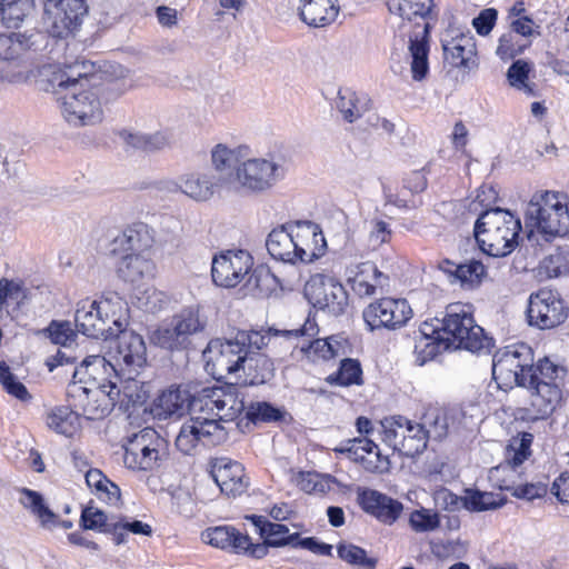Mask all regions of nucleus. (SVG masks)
<instances>
[{"mask_svg": "<svg viewBox=\"0 0 569 569\" xmlns=\"http://www.w3.org/2000/svg\"><path fill=\"white\" fill-rule=\"evenodd\" d=\"M248 147L230 149L219 143L211 150V164L218 170H227L228 190L260 196L284 179L289 158L282 150L269 151L261 157H248Z\"/></svg>", "mask_w": 569, "mask_h": 569, "instance_id": "f03ea898", "label": "nucleus"}, {"mask_svg": "<svg viewBox=\"0 0 569 569\" xmlns=\"http://www.w3.org/2000/svg\"><path fill=\"white\" fill-rule=\"evenodd\" d=\"M117 339V361H122L127 367L141 368L147 362V348L143 338L127 327L121 331H114Z\"/></svg>", "mask_w": 569, "mask_h": 569, "instance_id": "a878e982", "label": "nucleus"}, {"mask_svg": "<svg viewBox=\"0 0 569 569\" xmlns=\"http://www.w3.org/2000/svg\"><path fill=\"white\" fill-rule=\"evenodd\" d=\"M507 490H511V495L519 499L533 500L536 498L543 497L547 491V485L542 482L526 483L517 487H505Z\"/></svg>", "mask_w": 569, "mask_h": 569, "instance_id": "e2e57ef3", "label": "nucleus"}, {"mask_svg": "<svg viewBox=\"0 0 569 569\" xmlns=\"http://www.w3.org/2000/svg\"><path fill=\"white\" fill-rule=\"evenodd\" d=\"M445 59L455 68L472 69L476 62V40L470 32L459 33L442 43Z\"/></svg>", "mask_w": 569, "mask_h": 569, "instance_id": "c85d7f7f", "label": "nucleus"}, {"mask_svg": "<svg viewBox=\"0 0 569 569\" xmlns=\"http://www.w3.org/2000/svg\"><path fill=\"white\" fill-rule=\"evenodd\" d=\"M289 546L293 548H302L310 550L316 555L321 556H331L332 546L318 541L315 537L300 538V533H298V539L293 541V543H289Z\"/></svg>", "mask_w": 569, "mask_h": 569, "instance_id": "338daca9", "label": "nucleus"}, {"mask_svg": "<svg viewBox=\"0 0 569 569\" xmlns=\"http://www.w3.org/2000/svg\"><path fill=\"white\" fill-rule=\"evenodd\" d=\"M498 12L493 8L483 9L472 20V26L480 36H487L490 33L497 21Z\"/></svg>", "mask_w": 569, "mask_h": 569, "instance_id": "69168bd1", "label": "nucleus"}, {"mask_svg": "<svg viewBox=\"0 0 569 569\" xmlns=\"http://www.w3.org/2000/svg\"><path fill=\"white\" fill-rule=\"evenodd\" d=\"M193 395L183 386H170L154 400L153 412L160 419L181 417L189 410Z\"/></svg>", "mask_w": 569, "mask_h": 569, "instance_id": "c756f323", "label": "nucleus"}, {"mask_svg": "<svg viewBox=\"0 0 569 569\" xmlns=\"http://www.w3.org/2000/svg\"><path fill=\"white\" fill-rule=\"evenodd\" d=\"M298 539V532L291 533L288 537H282L281 539L269 538L264 539L262 543H252L249 538V546L246 549H242L241 553L249 555L252 558L261 559L268 553L269 547L279 548L289 546V543H293V541Z\"/></svg>", "mask_w": 569, "mask_h": 569, "instance_id": "6e6d98bb", "label": "nucleus"}, {"mask_svg": "<svg viewBox=\"0 0 569 569\" xmlns=\"http://www.w3.org/2000/svg\"><path fill=\"white\" fill-rule=\"evenodd\" d=\"M203 540L217 548L241 553L249 546V536L231 526L209 528L202 533Z\"/></svg>", "mask_w": 569, "mask_h": 569, "instance_id": "473e14b6", "label": "nucleus"}, {"mask_svg": "<svg viewBox=\"0 0 569 569\" xmlns=\"http://www.w3.org/2000/svg\"><path fill=\"white\" fill-rule=\"evenodd\" d=\"M82 527L87 530H99L104 532V529L112 522L109 521L108 516L100 509L87 507L81 513Z\"/></svg>", "mask_w": 569, "mask_h": 569, "instance_id": "bf43d9fd", "label": "nucleus"}, {"mask_svg": "<svg viewBox=\"0 0 569 569\" xmlns=\"http://www.w3.org/2000/svg\"><path fill=\"white\" fill-rule=\"evenodd\" d=\"M520 219L511 211L496 207L485 210L476 220L475 238L490 257H506L519 244Z\"/></svg>", "mask_w": 569, "mask_h": 569, "instance_id": "39448f33", "label": "nucleus"}, {"mask_svg": "<svg viewBox=\"0 0 569 569\" xmlns=\"http://www.w3.org/2000/svg\"><path fill=\"white\" fill-rule=\"evenodd\" d=\"M93 64L87 61H76L73 64L68 66L67 70L60 76L57 84L58 89H69L73 83H82L86 88L97 87L100 76L93 73L91 70Z\"/></svg>", "mask_w": 569, "mask_h": 569, "instance_id": "ea45409f", "label": "nucleus"}, {"mask_svg": "<svg viewBox=\"0 0 569 569\" xmlns=\"http://www.w3.org/2000/svg\"><path fill=\"white\" fill-rule=\"evenodd\" d=\"M411 308L405 299L382 298L363 310V320L371 331L380 328L396 329L411 318Z\"/></svg>", "mask_w": 569, "mask_h": 569, "instance_id": "aec40b11", "label": "nucleus"}, {"mask_svg": "<svg viewBox=\"0 0 569 569\" xmlns=\"http://www.w3.org/2000/svg\"><path fill=\"white\" fill-rule=\"evenodd\" d=\"M337 0H300L299 17L313 28H322L331 24L338 13Z\"/></svg>", "mask_w": 569, "mask_h": 569, "instance_id": "7c9ffc66", "label": "nucleus"}, {"mask_svg": "<svg viewBox=\"0 0 569 569\" xmlns=\"http://www.w3.org/2000/svg\"><path fill=\"white\" fill-rule=\"evenodd\" d=\"M211 477L227 496H238L246 491L248 479L243 466L229 458H218L211 465Z\"/></svg>", "mask_w": 569, "mask_h": 569, "instance_id": "5701e85b", "label": "nucleus"}, {"mask_svg": "<svg viewBox=\"0 0 569 569\" xmlns=\"http://www.w3.org/2000/svg\"><path fill=\"white\" fill-rule=\"evenodd\" d=\"M34 10V0H0V22L8 29H18Z\"/></svg>", "mask_w": 569, "mask_h": 569, "instance_id": "4c0bfd02", "label": "nucleus"}, {"mask_svg": "<svg viewBox=\"0 0 569 569\" xmlns=\"http://www.w3.org/2000/svg\"><path fill=\"white\" fill-rule=\"evenodd\" d=\"M20 503L38 518L43 528L51 529L60 522L59 517L46 505L41 493L28 488L20 489Z\"/></svg>", "mask_w": 569, "mask_h": 569, "instance_id": "e433bc0d", "label": "nucleus"}, {"mask_svg": "<svg viewBox=\"0 0 569 569\" xmlns=\"http://www.w3.org/2000/svg\"><path fill=\"white\" fill-rule=\"evenodd\" d=\"M92 396H100V391L98 387L89 389L83 396H81V400H72L70 407L74 409V411H81V415L88 420H98L101 419V413L103 409L97 410V408H92L89 406V401Z\"/></svg>", "mask_w": 569, "mask_h": 569, "instance_id": "680f3d73", "label": "nucleus"}, {"mask_svg": "<svg viewBox=\"0 0 569 569\" xmlns=\"http://www.w3.org/2000/svg\"><path fill=\"white\" fill-rule=\"evenodd\" d=\"M269 254L279 261L312 262L323 254L326 240L317 223L292 221L274 228L267 238Z\"/></svg>", "mask_w": 569, "mask_h": 569, "instance_id": "7ed1b4c3", "label": "nucleus"}, {"mask_svg": "<svg viewBox=\"0 0 569 569\" xmlns=\"http://www.w3.org/2000/svg\"><path fill=\"white\" fill-rule=\"evenodd\" d=\"M60 97L64 119L73 126H92L102 120L101 103L97 87L86 88L73 83Z\"/></svg>", "mask_w": 569, "mask_h": 569, "instance_id": "ddd939ff", "label": "nucleus"}, {"mask_svg": "<svg viewBox=\"0 0 569 569\" xmlns=\"http://www.w3.org/2000/svg\"><path fill=\"white\" fill-rule=\"evenodd\" d=\"M568 315L565 301L550 290H539L529 297L527 319L531 327L552 329L563 323Z\"/></svg>", "mask_w": 569, "mask_h": 569, "instance_id": "f3484780", "label": "nucleus"}, {"mask_svg": "<svg viewBox=\"0 0 569 569\" xmlns=\"http://www.w3.org/2000/svg\"><path fill=\"white\" fill-rule=\"evenodd\" d=\"M269 340V336L254 330H238L231 339H213L203 350L206 366H211L220 376L236 373L243 366L246 355L252 349L261 350Z\"/></svg>", "mask_w": 569, "mask_h": 569, "instance_id": "9d476101", "label": "nucleus"}, {"mask_svg": "<svg viewBox=\"0 0 569 569\" xmlns=\"http://www.w3.org/2000/svg\"><path fill=\"white\" fill-rule=\"evenodd\" d=\"M204 327L206 320L200 317L199 309L189 307L176 315L169 326L157 329L152 340L163 349H186L190 343V337L201 332Z\"/></svg>", "mask_w": 569, "mask_h": 569, "instance_id": "4468645a", "label": "nucleus"}, {"mask_svg": "<svg viewBox=\"0 0 569 569\" xmlns=\"http://www.w3.org/2000/svg\"><path fill=\"white\" fill-rule=\"evenodd\" d=\"M337 552L340 559L351 566L363 569H375L377 566V560L369 558L366 550L356 545L341 542L337 547Z\"/></svg>", "mask_w": 569, "mask_h": 569, "instance_id": "a18cd8bd", "label": "nucleus"}, {"mask_svg": "<svg viewBox=\"0 0 569 569\" xmlns=\"http://www.w3.org/2000/svg\"><path fill=\"white\" fill-rule=\"evenodd\" d=\"M390 0L389 10L399 14L403 20L415 21L413 30L409 34V52L411 57L412 78L421 81L429 71V33L432 0Z\"/></svg>", "mask_w": 569, "mask_h": 569, "instance_id": "0eeeda50", "label": "nucleus"}, {"mask_svg": "<svg viewBox=\"0 0 569 569\" xmlns=\"http://www.w3.org/2000/svg\"><path fill=\"white\" fill-rule=\"evenodd\" d=\"M99 369H103L106 373L116 371L113 365L107 361L102 356H89L82 360L80 367L73 368L72 380L67 387V396L70 405L72 400H80L79 398L91 389V387L86 386L87 382L83 379L84 375L96 379L94 373Z\"/></svg>", "mask_w": 569, "mask_h": 569, "instance_id": "cd10ccee", "label": "nucleus"}, {"mask_svg": "<svg viewBox=\"0 0 569 569\" xmlns=\"http://www.w3.org/2000/svg\"><path fill=\"white\" fill-rule=\"evenodd\" d=\"M127 302L117 292H104L98 300L78 303L74 322L78 332L93 339H113L114 331L128 326Z\"/></svg>", "mask_w": 569, "mask_h": 569, "instance_id": "20e7f679", "label": "nucleus"}, {"mask_svg": "<svg viewBox=\"0 0 569 569\" xmlns=\"http://www.w3.org/2000/svg\"><path fill=\"white\" fill-rule=\"evenodd\" d=\"M43 10L48 33L64 38L81 26L88 7L84 0H46Z\"/></svg>", "mask_w": 569, "mask_h": 569, "instance_id": "dca6fc26", "label": "nucleus"}, {"mask_svg": "<svg viewBox=\"0 0 569 569\" xmlns=\"http://www.w3.org/2000/svg\"><path fill=\"white\" fill-rule=\"evenodd\" d=\"M533 441V435L530 432H520L512 437L506 448L505 462L495 468L498 472L501 469H516L521 466L531 455L530 447Z\"/></svg>", "mask_w": 569, "mask_h": 569, "instance_id": "58836bf2", "label": "nucleus"}, {"mask_svg": "<svg viewBox=\"0 0 569 569\" xmlns=\"http://www.w3.org/2000/svg\"><path fill=\"white\" fill-rule=\"evenodd\" d=\"M46 42L47 36L41 31L0 33V62L18 59L22 51H39Z\"/></svg>", "mask_w": 569, "mask_h": 569, "instance_id": "bb28decb", "label": "nucleus"}, {"mask_svg": "<svg viewBox=\"0 0 569 569\" xmlns=\"http://www.w3.org/2000/svg\"><path fill=\"white\" fill-rule=\"evenodd\" d=\"M253 258L246 250H227L216 254L211 263V277L214 284L223 288H234L247 279L246 286L257 291V295H267L270 282L276 277L264 269H252Z\"/></svg>", "mask_w": 569, "mask_h": 569, "instance_id": "423d86ee", "label": "nucleus"}, {"mask_svg": "<svg viewBox=\"0 0 569 569\" xmlns=\"http://www.w3.org/2000/svg\"><path fill=\"white\" fill-rule=\"evenodd\" d=\"M567 370L549 358L530 366L522 387L530 390V405L536 418L549 416L561 399V385Z\"/></svg>", "mask_w": 569, "mask_h": 569, "instance_id": "9b49d317", "label": "nucleus"}, {"mask_svg": "<svg viewBox=\"0 0 569 569\" xmlns=\"http://www.w3.org/2000/svg\"><path fill=\"white\" fill-rule=\"evenodd\" d=\"M28 79L29 68L21 56L14 60L0 62V81L8 83H22Z\"/></svg>", "mask_w": 569, "mask_h": 569, "instance_id": "3c124183", "label": "nucleus"}, {"mask_svg": "<svg viewBox=\"0 0 569 569\" xmlns=\"http://www.w3.org/2000/svg\"><path fill=\"white\" fill-rule=\"evenodd\" d=\"M428 439V431L421 423H412L406 430H387L383 435V441L406 457L422 453L427 448Z\"/></svg>", "mask_w": 569, "mask_h": 569, "instance_id": "b1692460", "label": "nucleus"}, {"mask_svg": "<svg viewBox=\"0 0 569 569\" xmlns=\"http://www.w3.org/2000/svg\"><path fill=\"white\" fill-rule=\"evenodd\" d=\"M421 425L426 427L429 438L442 440L448 433V417L446 412L440 409L428 411Z\"/></svg>", "mask_w": 569, "mask_h": 569, "instance_id": "864d4df0", "label": "nucleus"}, {"mask_svg": "<svg viewBox=\"0 0 569 569\" xmlns=\"http://www.w3.org/2000/svg\"><path fill=\"white\" fill-rule=\"evenodd\" d=\"M528 46H529V43H526V44L517 43L516 36L513 34V32H508L500 37L496 53L498 57H500V59L509 60V59L515 58L518 54H521L522 51Z\"/></svg>", "mask_w": 569, "mask_h": 569, "instance_id": "052dcab7", "label": "nucleus"}, {"mask_svg": "<svg viewBox=\"0 0 569 569\" xmlns=\"http://www.w3.org/2000/svg\"><path fill=\"white\" fill-rule=\"evenodd\" d=\"M0 383L9 395L19 400L26 401L31 398L26 386L18 380L4 361L0 362Z\"/></svg>", "mask_w": 569, "mask_h": 569, "instance_id": "5fc2aeb1", "label": "nucleus"}, {"mask_svg": "<svg viewBox=\"0 0 569 569\" xmlns=\"http://www.w3.org/2000/svg\"><path fill=\"white\" fill-rule=\"evenodd\" d=\"M438 268L448 276L449 282H459L462 287L467 286L470 288L478 286L486 274L485 266L478 260L457 263L449 259H443L439 262Z\"/></svg>", "mask_w": 569, "mask_h": 569, "instance_id": "2f4dec72", "label": "nucleus"}, {"mask_svg": "<svg viewBox=\"0 0 569 569\" xmlns=\"http://www.w3.org/2000/svg\"><path fill=\"white\" fill-rule=\"evenodd\" d=\"M227 170L212 169L196 171L180 177L181 192L188 198L204 202L210 200L220 189H228Z\"/></svg>", "mask_w": 569, "mask_h": 569, "instance_id": "412c9836", "label": "nucleus"}, {"mask_svg": "<svg viewBox=\"0 0 569 569\" xmlns=\"http://www.w3.org/2000/svg\"><path fill=\"white\" fill-rule=\"evenodd\" d=\"M336 107L342 118L350 123L359 119L365 111L356 92L348 89L339 91Z\"/></svg>", "mask_w": 569, "mask_h": 569, "instance_id": "de8ad7c7", "label": "nucleus"}, {"mask_svg": "<svg viewBox=\"0 0 569 569\" xmlns=\"http://www.w3.org/2000/svg\"><path fill=\"white\" fill-rule=\"evenodd\" d=\"M303 295L313 308L335 317L343 315L349 306L345 287L335 278L319 273L306 282Z\"/></svg>", "mask_w": 569, "mask_h": 569, "instance_id": "2eb2a0df", "label": "nucleus"}, {"mask_svg": "<svg viewBox=\"0 0 569 569\" xmlns=\"http://www.w3.org/2000/svg\"><path fill=\"white\" fill-rule=\"evenodd\" d=\"M152 246V237L148 226L134 223L118 232L108 244V252L112 257L146 252Z\"/></svg>", "mask_w": 569, "mask_h": 569, "instance_id": "4be33fe9", "label": "nucleus"}, {"mask_svg": "<svg viewBox=\"0 0 569 569\" xmlns=\"http://www.w3.org/2000/svg\"><path fill=\"white\" fill-rule=\"evenodd\" d=\"M246 409L247 418L253 423L276 422L280 421L284 416L283 410L267 401L252 402Z\"/></svg>", "mask_w": 569, "mask_h": 569, "instance_id": "09e8293b", "label": "nucleus"}, {"mask_svg": "<svg viewBox=\"0 0 569 569\" xmlns=\"http://www.w3.org/2000/svg\"><path fill=\"white\" fill-rule=\"evenodd\" d=\"M244 408L243 397L234 386L203 388L189 403V418L176 437L177 449L191 455L198 446L221 445L228 438L221 422L233 421Z\"/></svg>", "mask_w": 569, "mask_h": 569, "instance_id": "f257e3e1", "label": "nucleus"}, {"mask_svg": "<svg viewBox=\"0 0 569 569\" xmlns=\"http://www.w3.org/2000/svg\"><path fill=\"white\" fill-rule=\"evenodd\" d=\"M375 450H379L378 446L368 438L348 440L346 446L336 449L337 452L349 453L351 457L361 453H372Z\"/></svg>", "mask_w": 569, "mask_h": 569, "instance_id": "0e129e2a", "label": "nucleus"}, {"mask_svg": "<svg viewBox=\"0 0 569 569\" xmlns=\"http://www.w3.org/2000/svg\"><path fill=\"white\" fill-rule=\"evenodd\" d=\"M441 337L445 349H465L470 352L490 351L493 339L485 333L478 326L469 309L461 303H452L446 308L445 316L440 320Z\"/></svg>", "mask_w": 569, "mask_h": 569, "instance_id": "1a4fd4ad", "label": "nucleus"}, {"mask_svg": "<svg viewBox=\"0 0 569 569\" xmlns=\"http://www.w3.org/2000/svg\"><path fill=\"white\" fill-rule=\"evenodd\" d=\"M353 273V278L350 279L352 290L360 298L371 297L377 293L373 283L368 279L367 273H361V270L356 269V271L351 270Z\"/></svg>", "mask_w": 569, "mask_h": 569, "instance_id": "774afa93", "label": "nucleus"}, {"mask_svg": "<svg viewBox=\"0 0 569 569\" xmlns=\"http://www.w3.org/2000/svg\"><path fill=\"white\" fill-rule=\"evenodd\" d=\"M318 332L319 328L316 320L308 317L301 328L288 330L283 333L288 338L306 337L308 345L302 343L300 348L312 361L329 360L346 353L347 340L343 337L331 336L326 339H313Z\"/></svg>", "mask_w": 569, "mask_h": 569, "instance_id": "6ab92c4d", "label": "nucleus"}, {"mask_svg": "<svg viewBox=\"0 0 569 569\" xmlns=\"http://www.w3.org/2000/svg\"><path fill=\"white\" fill-rule=\"evenodd\" d=\"M532 361L533 352L526 343L508 346L493 355L492 378L500 389L522 387Z\"/></svg>", "mask_w": 569, "mask_h": 569, "instance_id": "f8f14e48", "label": "nucleus"}, {"mask_svg": "<svg viewBox=\"0 0 569 569\" xmlns=\"http://www.w3.org/2000/svg\"><path fill=\"white\" fill-rule=\"evenodd\" d=\"M153 262L144 257V252L133 253L119 258L117 274L120 279L130 283H138L146 278L152 277Z\"/></svg>", "mask_w": 569, "mask_h": 569, "instance_id": "72a5a7b5", "label": "nucleus"}, {"mask_svg": "<svg viewBox=\"0 0 569 569\" xmlns=\"http://www.w3.org/2000/svg\"><path fill=\"white\" fill-rule=\"evenodd\" d=\"M29 298L28 288L21 282L2 278L0 280V306L1 308L13 307L18 309Z\"/></svg>", "mask_w": 569, "mask_h": 569, "instance_id": "79ce46f5", "label": "nucleus"}, {"mask_svg": "<svg viewBox=\"0 0 569 569\" xmlns=\"http://www.w3.org/2000/svg\"><path fill=\"white\" fill-rule=\"evenodd\" d=\"M121 139L124 143L133 149H140L143 151H158L166 148L169 144V139L166 133H142V132H129L123 130L120 132Z\"/></svg>", "mask_w": 569, "mask_h": 569, "instance_id": "a19ab883", "label": "nucleus"}, {"mask_svg": "<svg viewBox=\"0 0 569 569\" xmlns=\"http://www.w3.org/2000/svg\"><path fill=\"white\" fill-rule=\"evenodd\" d=\"M46 426L58 435L72 437L80 428L79 413L70 407H54L46 413Z\"/></svg>", "mask_w": 569, "mask_h": 569, "instance_id": "c9c22d12", "label": "nucleus"}, {"mask_svg": "<svg viewBox=\"0 0 569 569\" xmlns=\"http://www.w3.org/2000/svg\"><path fill=\"white\" fill-rule=\"evenodd\" d=\"M297 486L307 493H325L330 489V482L335 481L332 476H320L315 472L300 471L295 478Z\"/></svg>", "mask_w": 569, "mask_h": 569, "instance_id": "8fccbe9b", "label": "nucleus"}, {"mask_svg": "<svg viewBox=\"0 0 569 569\" xmlns=\"http://www.w3.org/2000/svg\"><path fill=\"white\" fill-rule=\"evenodd\" d=\"M532 64L526 60L519 59L511 63L507 71V79L511 87L525 91L529 96H533V89L528 83L529 73Z\"/></svg>", "mask_w": 569, "mask_h": 569, "instance_id": "49530a36", "label": "nucleus"}, {"mask_svg": "<svg viewBox=\"0 0 569 569\" xmlns=\"http://www.w3.org/2000/svg\"><path fill=\"white\" fill-rule=\"evenodd\" d=\"M43 333L52 343L59 345L64 349L71 347L77 338V332L73 330L72 323L68 320H52L49 326L43 329Z\"/></svg>", "mask_w": 569, "mask_h": 569, "instance_id": "c03bdc74", "label": "nucleus"}, {"mask_svg": "<svg viewBox=\"0 0 569 569\" xmlns=\"http://www.w3.org/2000/svg\"><path fill=\"white\" fill-rule=\"evenodd\" d=\"M506 502L505 498L493 492L479 490H469L463 498V507L470 511L495 510L502 507Z\"/></svg>", "mask_w": 569, "mask_h": 569, "instance_id": "37998d69", "label": "nucleus"}, {"mask_svg": "<svg viewBox=\"0 0 569 569\" xmlns=\"http://www.w3.org/2000/svg\"><path fill=\"white\" fill-rule=\"evenodd\" d=\"M355 461H358L362 467L372 473H383L389 470L390 461L387 456H382L380 450H375L372 453L352 456Z\"/></svg>", "mask_w": 569, "mask_h": 569, "instance_id": "13d9d810", "label": "nucleus"}, {"mask_svg": "<svg viewBox=\"0 0 569 569\" xmlns=\"http://www.w3.org/2000/svg\"><path fill=\"white\" fill-rule=\"evenodd\" d=\"M530 233L537 231L546 241L569 233V201L567 196L552 192H536L529 201L525 216Z\"/></svg>", "mask_w": 569, "mask_h": 569, "instance_id": "6e6552de", "label": "nucleus"}, {"mask_svg": "<svg viewBox=\"0 0 569 569\" xmlns=\"http://www.w3.org/2000/svg\"><path fill=\"white\" fill-rule=\"evenodd\" d=\"M247 379L251 386L263 385L272 379L274 375V365L272 360L260 350L252 349V352L246 355L243 366H241Z\"/></svg>", "mask_w": 569, "mask_h": 569, "instance_id": "f704fd0d", "label": "nucleus"}, {"mask_svg": "<svg viewBox=\"0 0 569 569\" xmlns=\"http://www.w3.org/2000/svg\"><path fill=\"white\" fill-rule=\"evenodd\" d=\"M162 440L150 428L136 433L124 447L123 462L132 470H152L159 466Z\"/></svg>", "mask_w": 569, "mask_h": 569, "instance_id": "a211bd4d", "label": "nucleus"}, {"mask_svg": "<svg viewBox=\"0 0 569 569\" xmlns=\"http://www.w3.org/2000/svg\"><path fill=\"white\" fill-rule=\"evenodd\" d=\"M410 525L417 532L433 531L439 527L440 520L437 512L422 508L410 515Z\"/></svg>", "mask_w": 569, "mask_h": 569, "instance_id": "4d7b16f0", "label": "nucleus"}, {"mask_svg": "<svg viewBox=\"0 0 569 569\" xmlns=\"http://www.w3.org/2000/svg\"><path fill=\"white\" fill-rule=\"evenodd\" d=\"M361 508L385 523H393L402 511V503L377 490L365 489L358 496Z\"/></svg>", "mask_w": 569, "mask_h": 569, "instance_id": "393cba45", "label": "nucleus"}, {"mask_svg": "<svg viewBox=\"0 0 569 569\" xmlns=\"http://www.w3.org/2000/svg\"><path fill=\"white\" fill-rule=\"evenodd\" d=\"M331 380L340 386L361 385L362 369L360 362L351 358L343 359Z\"/></svg>", "mask_w": 569, "mask_h": 569, "instance_id": "603ef678", "label": "nucleus"}]
</instances>
